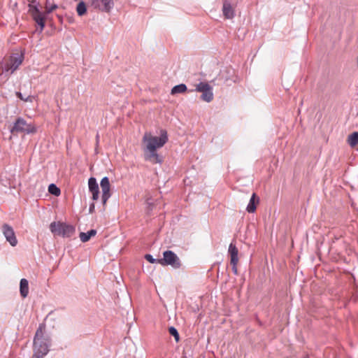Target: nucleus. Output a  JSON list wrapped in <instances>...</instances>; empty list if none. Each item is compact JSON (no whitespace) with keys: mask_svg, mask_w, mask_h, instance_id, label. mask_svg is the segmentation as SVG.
Here are the masks:
<instances>
[{"mask_svg":"<svg viewBox=\"0 0 358 358\" xmlns=\"http://www.w3.org/2000/svg\"><path fill=\"white\" fill-rule=\"evenodd\" d=\"M96 234V231L94 229H91L87 232H80V241L83 243L87 242L91 237L94 236Z\"/></svg>","mask_w":358,"mask_h":358,"instance_id":"obj_17","label":"nucleus"},{"mask_svg":"<svg viewBox=\"0 0 358 358\" xmlns=\"http://www.w3.org/2000/svg\"><path fill=\"white\" fill-rule=\"evenodd\" d=\"M232 265V271L234 274H238V268H237V264H231Z\"/></svg>","mask_w":358,"mask_h":358,"instance_id":"obj_25","label":"nucleus"},{"mask_svg":"<svg viewBox=\"0 0 358 358\" xmlns=\"http://www.w3.org/2000/svg\"><path fill=\"white\" fill-rule=\"evenodd\" d=\"M50 229L52 234L63 237L69 238L75 233V227L61 222H53L50 225Z\"/></svg>","mask_w":358,"mask_h":358,"instance_id":"obj_4","label":"nucleus"},{"mask_svg":"<svg viewBox=\"0 0 358 358\" xmlns=\"http://www.w3.org/2000/svg\"><path fill=\"white\" fill-rule=\"evenodd\" d=\"M94 208H95V205L94 203H92L90 206V208H89V211L90 213H94Z\"/></svg>","mask_w":358,"mask_h":358,"instance_id":"obj_26","label":"nucleus"},{"mask_svg":"<svg viewBox=\"0 0 358 358\" xmlns=\"http://www.w3.org/2000/svg\"><path fill=\"white\" fill-rule=\"evenodd\" d=\"M76 11L79 16H83L86 13L87 7L84 1H80L78 3L76 7Z\"/></svg>","mask_w":358,"mask_h":358,"instance_id":"obj_20","label":"nucleus"},{"mask_svg":"<svg viewBox=\"0 0 358 358\" xmlns=\"http://www.w3.org/2000/svg\"><path fill=\"white\" fill-rule=\"evenodd\" d=\"M259 203V198L257 197L256 194L253 193L249 203L246 208V210L248 213H254L257 208V204Z\"/></svg>","mask_w":358,"mask_h":358,"instance_id":"obj_15","label":"nucleus"},{"mask_svg":"<svg viewBox=\"0 0 358 358\" xmlns=\"http://www.w3.org/2000/svg\"><path fill=\"white\" fill-rule=\"evenodd\" d=\"M348 143L351 147H355L358 144V132H353L349 135Z\"/></svg>","mask_w":358,"mask_h":358,"instance_id":"obj_19","label":"nucleus"},{"mask_svg":"<svg viewBox=\"0 0 358 358\" xmlns=\"http://www.w3.org/2000/svg\"><path fill=\"white\" fill-rule=\"evenodd\" d=\"M100 186L102 191V203L103 206L106 204L107 201L110 197V184L108 177H104L101 179Z\"/></svg>","mask_w":358,"mask_h":358,"instance_id":"obj_10","label":"nucleus"},{"mask_svg":"<svg viewBox=\"0 0 358 358\" xmlns=\"http://www.w3.org/2000/svg\"><path fill=\"white\" fill-rule=\"evenodd\" d=\"M158 263L163 266L170 265L174 268H178L181 266L179 257L171 250L164 252L163 258L158 259Z\"/></svg>","mask_w":358,"mask_h":358,"instance_id":"obj_7","label":"nucleus"},{"mask_svg":"<svg viewBox=\"0 0 358 358\" xmlns=\"http://www.w3.org/2000/svg\"><path fill=\"white\" fill-rule=\"evenodd\" d=\"M169 332L171 335H172L175 338V340L176 342L179 341V339H180L179 334L175 327H169Z\"/></svg>","mask_w":358,"mask_h":358,"instance_id":"obj_23","label":"nucleus"},{"mask_svg":"<svg viewBox=\"0 0 358 358\" xmlns=\"http://www.w3.org/2000/svg\"><path fill=\"white\" fill-rule=\"evenodd\" d=\"M145 259H146L147 261H148L149 262H150V263H152V264H154V263H155V262H158V260H157V259H154V258L152 257V256L151 255H149V254L145 255Z\"/></svg>","mask_w":358,"mask_h":358,"instance_id":"obj_24","label":"nucleus"},{"mask_svg":"<svg viewBox=\"0 0 358 358\" xmlns=\"http://www.w3.org/2000/svg\"><path fill=\"white\" fill-rule=\"evenodd\" d=\"M36 131V127L33 124H27L25 120L18 117L13 127L10 129L12 134L15 133H26L34 134Z\"/></svg>","mask_w":358,"mask_h":358,"instance_id":"obj_6","label":"nucleus"},{"mask_svg":"<svg viewBox=\"0 0 358 358\" xmlns=\"http://www.w3.org/2000/svg\"><path fill=\"white\" fill-rule=\"evenodd\" d=\"M48 191L55 196H59L61 193L60 189L55 184H50L49 185Z\"/></svg>","mask_w":358,"mask_h":358,"instance_id":"obj_22","label":"nucleus"},{"mask_svg":"<svg viewBox=\"0 0 358 358\" xmlns=\"http://www.w3.org/2000/svg\"><path fill=\"white\" fill-rule=\"evenodd\" d=\"M195 91L201 92V99L210 102L213 99V87L206 82H201L196 85Z\"/></svg>","mask_w":358,"mask_h":358,"instance_id":"obj_8","label":"nucleus"},{"mask_svg":"<svg viewBox=\"0 0 358 358\" xmlns=\"http://www.w3.org/2000/svg\"><path fill=\"white\" fill-rule=\"evenodd\" d=\"M187 91V86L185 84H180L174 86L171 92V94H182Z\"/></svg>","mask_w":358,"mask_h":358,"instance_id":"obj_18","label":"nucleus"},{"mask_svg":"<svg viewBox=\"0 0 358 358\" xmlns=\"http://www.w3.org/2000/svg\"><path fill=\"white\" fill-rule=\"evenodd\" d=\"M168 141L166 130H162L159 136H153L151 133L145 132L142 138L144 159L152 164H161L162 157L157 154V150L162 148Z\"/></svg>","mask_w":358,"mask_h":358,"instance_id":"obj_1","label":"nucleus"},{"mask_svg":"<svg viewBox=\"0 0 358 358\" xmlns=\"http://www.w3.org/2000/svg\"><path fill=\"white\" fill-rule=\"evenodd\" d=\"M306 358H308V357H306Z\"/></svg>","mask_w":358,"mask_h":358,"instance_id":"obj_27","label":"nucleus"},{"mask_svg":"<svg viewBox=\"0 0 358 358\" xmlns=\"http://www.w3.org/2000/svg\"><path fill=\"white\" fill-rule=\"evenodd\" d=\"M3 234L8 242L12 245L15 246L17 243L15 232L13 228L7 224H4L2 227Z\"/></svg>","mask_w":358,"mask_h":358,"instance_id":"obj_11","label":"nucleus"},{"mask_svg":"<svg viewBox=\"0 0 358 358\" xmlns=\"http://www.w3.org/2000/svg\"><path fill=\"white\" fill-rule=\"evenodd\" d=\"M90 5L101 11L110 12L114 3L113 0H90Z\"/></svg>","mask_w":358,"mask_h":358,"instance_id":"obj_9","label":"nucleus"},{"mask_svg":"<svg viewBox=\"0 0 358 358\" xmlns=\"http://www.w3.org/2000/svg\"><path fill=\"white\" fill-rule=\"evenodd\" d=\"M89 190L92 194V200L96 201L99 196V188L94 178H90L88 180Z\"/></svg>","mask_w":358,"mask_h":358,"instance_id":"obj_12","label":"nucleus"},{"mask_svg":"<svg viewBox=\"0 0 358 358\" xmlns=\"http://www.w3.org/2000/svg\"><path fill=\"white\" fill-rule=\"evenodd\" d=\"M222 13L225 18L232 19L234 17V9L231 4L227 0L223 2Z\"/></svg>","mask_w":358,"mask_h":358,"instance_id":"obj_13","label":"nucleus"},{"mask_svg":"<svg viewBox=\"0 0 358 358\" xmlns=\"http://www.w3.org/2000/svg\"><path fill=\"white\" fill-rule=\"evenodd\" d=\"M45 327L40 324L34 339L33 358H43L49 351L50 338L45 332Z\"/></svg>","mask_w":358,"mask_h":358,"instance_id":"obj_2","label":"nucleus"},{"mask_svg":"<svg viewBox=\"0 0 358 358\" xmlns=\"http://www.w3.org/2000/svg\"><path fill=\"white\" fill-rule=\"evenodd\" d=\"M58 8L55 3L50 4L48 0H46L45 4V11L42 12L40 9L35 6L29 5V11L33 17L34 20L40 26L41 31L45 27V20L48 14L52 13Z\"/></svg>","mask_w":358,"mask_h":358,"instance_id":"obj_3","label":"nucleus"},{"mask_svg":"<svg viewBox=\"0 0 358 358\" xmlns=\"http://www.w3.org/2000/svg\"><path fill=\"white\" fill-rule=\"evenodd\" d=\"M228 253L230 257V264H238V250L233 243H231L229 246Z\"/></svg>","mask_w":358,"mask_h":358,"instance_id":"obj_14","label":"nucleus"},{"mask_svg":"<svg viewBox=\"0 0 358 358\" xmlns=\"http://www.w3.org/2000/svg\"><path fill=\"white\" fill-rule=\"evenodd\" d=\"M15 95L20 99H21L22 101H25V102H30V103H31L36 99V96H31V95H28L27 96L25 97V96H23V94L20 92H15Z\"/></svg>","mask_w":358,"mask_h":358,"instance_id":"obj_21","label":"nucleus"},{"mask_svg":"<svg viewBox=\"0 0 358 358\" xmlns=\"http://www.w3.org/2000/svg\"><path fill=\"white\" fill-rule=\"evenodd\" d=\"M20 292L23 298L27 296L29 294V283L27 280L22 278L20 283Z\"/></svg>","mask_w":358,"mask_h":358,"instance_id":"obj_16","label":"nucleus"},{"mask_svg":"<svg viewBox=\"0 0 358 358\" xmlns=\"http://www.w3.org/2000/svg\"><path fill=\"white\" fill-rule=\"evenodd\" d=\"M23 59L24 57L22 54H13L9 60L4 63L3 72L8 73L9 75L13 73L22 64Z\"/></svg>","mask_w":358,"mask_h":358,"instance_id":"obj_5","label":"nucleus"}]
</instances>
